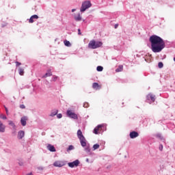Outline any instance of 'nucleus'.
Wrapping results in <instances>:
<instances>
[{"label": "nucleus", "instance_id": "1", "mask_svg": "<svg viewBox=\"0 0 175 175\" xmlns=\"http://www.w3.org/2000/svg\"><path fill=\"white\" fill-rule=\"evenodd\" d=\"M151 44V50L153 53H161L165 49V41L161 37L153 35L149 39Z\"/></svg>", "mask_w": 175, "mask_h": 175}, {"label": "nucleus", "instance_id": "2", "mask_svg": "<svg viewBox=\"0 0 175 175\" xmlns=\"http://www.w3.org/2000/svg\"><path fill=\"white\" fill-rule=\"evenodd\" d=\"M77 135L78 139H79L81 145L83 147V148H85V151H86V152H90V146H87V139H85V137L83 135V132H81V130H78Z\"/></svg>", "mask_w": 175, "mask_h": 175}, {"label": "nucleus", "instance_id": "3", "mask_svg": "<svg viewBox=\"0 0 175 175\" xmlns=\"http://www.w3.org/2000/svg\"><path fill=\"white\" fill-rule=\"evenodd\" d=\"M103 43L100 41H96L92 40L90 41L88 44V48L92 49V50H95L96 49H99V47H102Z\"/></svg>", "mask_w": 175, "mask_h": 175}, {"label": "nucleus", "instance_id": "4", "mask_svg": "<svg viewBox=\"0 0 175 175\" xmlns=\"http://www.w3.org/2000/svg\"><path fill=\"white\" fill-rule=\"evenodd\" d=\"M92 6V3H91L90 1H85L82 3L81 7L80 8V12L83 13V12H85L87 9H90Z\"/></svg>", "mask_w": 175, "mask_h": 175}, {"label": "nucleus", "instance_id": "5", "mask_svg": "<svg viewBox=\"0 0 175 175\" xmlns=\"http://www.w3.org/2000/svg\"><path fill=\"white\" fill-rule=\"evenodd\" d=\"M103 132V131H106V124H99L94 129L93 133L95 135H98V133H99V131H102Z\"/></svg>", "mask_w": 175, "mask_h": 175}, {"label": "nucleus", "instance_id": "6", "mask_svg": "<svg viewBox=\"0 0 175 175\" xmlns=\"http://www.w3.org/2000/svg\"><path fill=\"white\" fill-rule=\"evenodd\" d=\"M66 114L69 118H72L73 120H77L79 118L77 114H76L72 110H67Z\"/></svg>", "mask_w": 175, "mask_h": 175}, {"label": "nucleus", "instance_id": "7", "mask_svg": "<svg viewBox=\"0 0 175 175\" xmlns=\"http://www.w3.org/2000/svg\"><path fill=\"white\" fill-rule=\"evenodd\" d=\"M66 165V162L61 160L55 161L53 163V166H55V167H62V166H65Z\"/></svg>", "mask_w": 175, "mask_h": 175}, {"label": "nucleus", "instance_id": "8", "mask_svg": "<svg viewBox=\"0 0 175 175\" xmlns=\"http://www.w3.org/2000/svg\"><path fill=\"white\" fill-rule=\"evenodd\" d=\"M146 100L148 103H153V102H155V95L152 94H149L146 96Z\"/></svg>", "mask_w": 175, "mask_h": 175}, {"label": "nucleus", "instance_id": "9", "mask_svg": "<svg viewBox=\"0 0 175 175\" xmlns=\"http://www.w3.org/2000/svg\"><path fill=\"white\" fill-rule=\"evenodd\" d=\"M79 165H80V161H79V159H77L72 162L68 163V165L69 166V167H77V166H79Z\"/></svg>", "mask_w": 175, "mask_h": 175}, {"label": "nucleus", "instance_id": "10", "mask_svg": "<svg viewBox=\"0 0 175 175\" xmlns=\"http://www.w3.org/2000/svg\"><path fill=\"white\" fill-rule=\"evenodd\" d=\"M139 137V133L136 131H133L130 133L131 139H136V137Z\"/></svg>", "mask_w": 175, "mask_h": 175}, {"label": "nucleus", "instance_id": "11", "mask_svg": "<svg viewBox=\"0 0 175 175\" xmlns=\"http://www.w3.org/2000/svg\"><path fill=\"white\" fill-rule=\"evenodd\" d=\"M24 136H25V132H24V131H19L18 132V139H19V140H21Z\"/></svg>", "mask_w": 175, "mask_h": 175}, {"label": "nucleus", "instance_id": "12", "mask_svg": "<svg viewBox=\"0 0 175 175\" xmlns=\"http://www.w3.org/2000/svg\"><path fill=\"white\" fill-rule=\"evenodd\" d=\"M27 120L28 119L25 116L21 118V125H23V126H25L27 125Z\"/></svg>", "mask_w": 175, "mask_h": 175}, {"label": "nucleus", "instance_id": "13", "mask_svg": "<svg viewBox=\"0 0 175 175\" xmlns=\"http://www.w3.org/2000/svg\"><path fill=\"white\" fill-rule=\"evenodd\" d=\"M5 129H6V126H5V124L0 121V132L3 133L5 132Z\"/></svg>", "mask_w": 175, "mask_h": 175}, {"label": "nucleus", "instance_id": "14", "mask_svg": "<svg viewBox=\"0 0 175 175\" xmlns=\"http://www.w3.org/2000/svg\"><path fill=\"white\" fill-rule=\"evenodd\" d=\"M47 150H49V151H51V152H55V148L51 144H49L47 146Z\"/></svg>", "mask_w": 175, "mask_h": 175}, {"label": "nucleus", "instance_id": "15", "mask_svg": "<svg viewBox=\"0 0 175 175\" xmlns=\"http://www.w3.org/2000/svg\"><path fill=\"white\" fill-rule=\"evenodd\" d=\"M92 88H94V90H100L101 88L100 85H99L98 83H94L92 84Z\"/></svg>", "mask_w": 175, "mask_h": 175}, {"label": "nucleus", "instance_id": "16", "mask_svg": "<svg viewBox=\"0 0 175 175\" xmlns=\"http://www.w3.org/2000/svg\"><path fill=\"white\" fill-rule=\"evenodd\" d=\"M57 114H58V110L54 109V110L51 111L49 116H50V117H54L55 116H57Z\"/></svg>", "mask_w": 175, "mask_h": 175}, {"label": "nucleus", "instance_id": "17", "mask_svg": "<svg viewBox=\"0 0 175 175\" xmlns=\"http://www.w3.org/2000/svg\"><path fill=\"white\" fill-rule=\"evenodd\" d=\"M75 21H81V15L78 14L77 16H75Z\"/></svg>", "mask_w": 175, "mask_h": 175}, {"label": "nucleus", "instance_id": "18", "mask_svg": "<svg viewBox=\"0 0 175 175\" xmlns=\"http://www.w3.org/2000/svg\"><path fill=\"white\" fill-rule=\"evenodd\" d=\"M8 124H9V125H10V126H12L14 129H16V124H14V122H13V121L9 120V121H8Z\"/></svg>", "mask_w": 175, "mask_h": 175}, {"label": "nucleus", "instance_id": "19", "mask_svg": "<svg viewBox=\"0 0 175 175\" xmlns=\"http://www.w3.org/2000/svg\"><path fill=\"white\" fill-rule=\"evenodd\" d=\"M123 70H124V66L122 65H120L116 70V72H122Z\"/></svg>", "mask_w": 175, "mask_h": 175}, {"label": "nucleus", "instance_id": "20", "mask_svg": "<svg viewBox=\"0 0 175 175\" xmlns=\"http://www.w3.org/2000/svg\"><path fill=\"white\" fill-rule=\"evenodd\" d=\"M64 44L67 46V47H70V46H72V44H70V42L68 41V40H64Z\"/></svg>", "mask_w": 175, "mask_h": 175}, {"label": "nucleus", "instance_id": "21", "mask_svg": "<svg viewBox=\"0 0 175 175\" xmlns=\"http://www.w3.org/2000/svg\"><path fill=\"white\" fill-rule=\"evenodd\" d=\"M51 70H48L47 72L44 75V77H50V76H51Z\"/></svg>", "mask_w": 175, "mask_h": 175}, {"label": "nucleus", "instance_id": "22", "mask_svg": "<svg viewBox=\"0 0 175 175\" xmlns=\"http://www.w3.org/2000/svg\"><path fill=\"white\" fill-rule=\"evenodd\" d=\"M18 72H19V75L21 76H23L24 75V69H23L21 68H19Z\"/></svg>", "mask_w": 175, "mask_h": 175}, {"label": "nucleus", "instance_id": "23", "mask_svg": "<svg viewBox=\"0 0 175 175\" xmlns=\"http://www.w3.org/2000/svg\"><path fill=\"white\" fill-rule=\"evenodd\" d=\"M97 72H102L103 70V68L101 66H98L96 68Z\"/></svg>", "mask_w": 175, "mask_h": 175}, {"label": "nucleus", "instance_id": "24", "mask_svg": "<svg viewBox=\"0 0 175 175\" xmlns=\"http://www.w3.org/2000/svg\"><path fill=\"white\" fill-rule=\"evenodd\" d=\"M72 150H75V146H73V145L69 146L67 149V151H72Z\"/></svg>", "mask_w": 175, "mask_h": 175}, {"label": "nucleus", "instance_id": "25", "mask_svg": "<svg viewBox=\"0 0 175 175\" xmlns=\"http://www.w3.org/2000/svg\"><path fill=\"white\" fill-rule=\"evenodd\" d=\"M98 148H99V144H96L93 146V150H98Z\"/></svg>", "mask_w": 175, "mask_h": 175}, {"label": "nucleus", "instance_id": "26", "mask_svg": "<svg viewBox=\"0 0 175 175\" xmlns=\"http://www.w3.org/2000/svg\"><path fill=\"white\" fill-rule=\"evenodd\" d=\"M0 118H1L2 120H8V118L6 117V116L3 114L0 115Z\"/></svg>", "mask_w": 175, "mask_h": 175}, {"label": "nucleus", "instance_id": "27", "mask_svg": "<svg viewBox=\"0 0 175 175\" xmlns=\"http://www.w3.org/2000/svg\"><path fill=\"white\" fill-rule=\"evenodd\" d=\"M52 81H57V80H58V77H57V76H53V77H52Z\"/></svg>", "mask_w": 175, "mask_h": 175}, {"label": "nucleus", "instance_id": "28", "mask_svg": "<svg viewBox=\"0 0 175 175\" xmlns=\"http://www.w3.org/2000/svg\"><path fill=\"white\" fill-rule=\"evenodd\" d=\"M158 66H159V68L160 69L162 68H163V63L159 62V63L158 64Z\"/></svg>", "mask_w": 175, "mask_h": 175}, {"label": "nucleus", "instance_id": "29", "mask_svg": "<svg viewBox=\"0 0 175 175\" xmlns=\"http://www.w3.org/2000/svg\"><path fill=\"white\" fill-rule=\"evenodd\" d=\"M31 17L33 19H36V20H38V18H39V16H38V15H33L31 16Z\"/></svg>", "mask_w": 175, "mask_h": 175}, {"label": "nucleus", "instance_id": "30", "mask_svg": "<svg viewBox=\"0 0 175 175\" xmlns=\"http://www.w3.org/2000/svg\"><path fill=\"white\" fill-rule=\"evenodd\" d=\"M89 106H90V104H88V103H83V107H88Z\"/></svg>", "mask_w": 175, "mask_h": 175}, {"label": "nucleus", "instance_id": "31", "mask_svg": "<svg viewBox=\"0 0 175 175\" xmlns=\"http://www.w3.org/2000/svg\"><path fill=\"white\" fill-rule=\"evenodd\" d=\"M159 149L160 150V151H162V150H163V146L162 144H160L159 146Z\"/></svg>", "mask_w": 175, "mask_h": 175}, {"label": "nucleus", "instance_id": "32", "mask_svg": "<svg viewBox=\"0 0 175 175\" xmlns=\"http://www.w3.org/2000/svg\"><path fill=\"white\" fill-rule=\"evenodd\" d=\"M33 20H34L33 18H32V16H31L30 18H29V22L31 23H33V21H34Z\"/></svg>", "mask_w": 175, "mask_h": 175}, {"label": "nucleus", "instance_id": "33", "mask_svg": "<svg viewBox=\"0 0 175 175\" xmlns=\"http://www.w3.org/2000/svg\"><path fill=\"white\" fill-rule=\"evenodd\" d=\"M57 118H62V113H58L57 115Z\"/></svg>", "mask_w": 175, "mask_h": 175}, {"label": "nucleus", "instance_id": "34", "mask_svg": "<svg viewBox=\"0 0 175 175\" xmlns=\"http://www.w3.org/2000/svg\"><path fill=\"white\" fill-rule=\"evenodd\" d=\"M16 66H20V65H21V63L18 62H16Z\"/></svg>", "mask_w": 175, "mask_h": 175}, {"label": "nucleus", "instance_id": "35", "mask_svg": "<svg viewBox=\"0 0 175 175\" xmlns=\"http://www.w3.org/2000/svg\"><path fill=\"white\" fill-rule=\"evenodd\" d=\"M5 109L6 114H9V110H8V108L6 107H5Z\"/></svg>", "mask_w": 175, "mask_h": 175}, {"label": "nucleus", "instance_id": "36", "mask_svg": "<svg viewBox=\"0 0 175 175\" xmlns=\"http://www.w3.org/2000/svg\"><path fill=\"white\" fill-rule=\"evenodd\" d=\"M157 137H159L160 139H162V135H161V134H157Z\"/></svg>", "mask_w": 175, "mask_h": 175}, {"label": "nucleus", "instance_id": "37", "mask_svg": "<svg viewBox=\"0 0 175 175\" xmlns=\"http://www.w3.org/2000/svg\"><path fill=\"white\" fill-rule=\"evenodd\" d=\"M20 107H21V109H25V105H21L20 106Z\"/></svg>", "mask_w": 175, "mask_h": 175}, {"label": "nucleus", "instance_id": "38", "mask_svg": "<svg viewBox=\"0 0 175 175\" xmlns=\"http://www.w3.org/2000/svg\"><path fill=\"white\" fill-rule=\"evenodd\" d=\"M78 35H81V32H80V29H78Z\"/></svg>", "mask_w": 175, "mask_h": 175}, {"label": "nucleus", "instance_id": "39", "mask_svg": "<svg viewBox=\"0 0 175 175\" xmlns=\"http://www.w3.org/2000/svg\"><path fill=\"white\" fill-rule=\"evenodd\" d=\"M72 12H76V9H72Z\"/></svg>", "mask_w": 175, "mask_h": 175}, {"label": "nucleus", "instance_id": "40", "mask_svg": "<svg viewBox=\"0 0 175 175\" xmlns=\"http://www.w3.org/2000/svg\"><path fill=\"white\" fill-rule=\"evenodd\" d=\"M86 162H90V160L88 159H86Z\"/></svg>", "mask_w": 175, "mask_h": 175}, {"label": "nucleus", "instance_id": "41", "mask_svg": "<svg viewBox=\"0 0 175 175\" xmlns=\"http://www.w3.org/2000/svg\"><path fill=\"white\" fill-rule=\"evenodd\" d=\"M174 62H175V57H174Z\"/></svg>", "mask_w": 175, "mask_h": 175}, {"label": "nucleus", "instance_id": "42", "mask_svg": "<svg viewBox=\"0 0 175 175\" xmlns=\"http://www.w3.org/2000/svg\"><path fill=\"white\" fill-rule=\"evenodd\" d=\"M115 28H117V26H115Z\"/></svg>", "mask_w": 175, "mask_h": 175}]
</instances>
